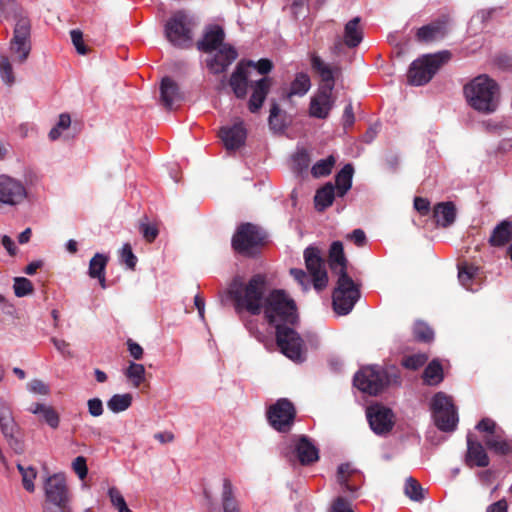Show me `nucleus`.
I'll use <instances>...</instances> for the list:
<instances>
[{"instance_id":"nucleus-1","label":"nucleus","mask_w":512,"mask_h":512,"mask_svg":"<svg viewBox=\"0 0 512 512\" xmlns=\"http://www.w3.org/2000/svg\"><path fill=\"white\" fill-rule=\"evenodd\" d=\"M228 295L238 313L247 311L259 315L263 312L268 323L276 329L277 345L281 352L295 362L304 361V342L290 327L298 320L296 305L283 290L269 291L266 276L256 274L247 283L240 278L233 279Z\"/></svg>"},{"instance_id":"nucleus-2","label":"nucleus","mask_w":512,"mask_h":512,"mask_svg":"<svg viewBox=\"0 0 512 512\" xmlns=\"http://www.w3.org/2000/svg\"><path fill=\"white\" fill-rule=\"evenodd\" d=\"M8 51L10 57L0 56V78L4 84L12 86L15 83L13 63L19 66L25 64L32 51L31 23L28 18L21 17L16 21Z\"/></svg>"},{"instance_id":"nucleus-3","label":"nucleus","mask_w":512,"mask_h":512,"mask_svg":"<svg viewBox=\"0 0 512 512\" xmlns=\"http://www.w3.org/2000/svg\"><path fill=\"white\" fill-rule=\"evenodd\" d=\"M310 60L312 69L320 76L323 84L318 92L311 97L309 116L317 119H326L335 105L332 91L339 68L325 63L316 54H312Z\"/></svg>"},{"instance_id":"nucleus-4","label":"nucleus","mask_w":512,"mask_h":512,"mask_svg":"<svg viewBox=\"0 0 512 512\" xmlns=\"http://www.w3.org/2000/svg\"><path fill=\"white\" fill-rule=\"evenodd\" d=\"M467 103L475 111L483 114L494 113L499 105V87L487 75H479L464 86Z\"/></svg>"},{"instance_id":"nucleus-5","label":"nucleus","mask_w":512,"mask_h":512,"mask_svg":"<svg viewBox=\"0 0 512 512\" xmlns=\"http://www.w3.org/2000/svg\"><path fill=\"white\" fill-rule=\"evenodd\" d=\"M337 483L340 486V492L347 495L348 498L343 495L338 496L334 500L330 512H354L350 500L359 496L358 492L363 484V476L350 464H341L337 470Z\"/></svg>"},{"instance_id":"nucleus-6","label":"nucleus","mask_w":512,"mask_h":512,"mask_svg":"<svg viewBox=\"0 0 512 512\" xmlns=\"http://www.w3.org/2000/svg\"><path fill=\"white\" fill-rule=\"evenodd\" d=\"M399 383L400 376L396 372L389 373L378 365L364 367L354 376V386L369 395H377L386 386Z\"/></svg>"},{"instance_id":"nucleus-7","label":"nucleus","mask_w":512,"mask_h":512,"mask_svg":"<svg viewBox=\"0 0 512 512\" xmlns=\"http://www.w3.org/2000/svg\"><path fill=\"white\" fill-rule=\"evenodd\" d=\"M450 58L448 51L435 54H427L414 60L408 70V82L414 86H422L428 83L440 67Z\"/></svg>"},{"instance_id":"nucleus-8","label":"nucleus","mask_w":512,"mask_h":512,"mask_svg":"<svg viewBox=\"0 0 512 512\" xmlns=\"http://www.w3.org/2000/svg\"><path fill=\"white\" fill-rule=\"evenodd\" d=\"M193 22L186 12H175L165 24L164 32L167 40L175 47L188 48L192 46Z\"/></svg>"},{"instance_id":"nucleus-9","label":"nucleus","mask_w":512,"mask_h":512,"mask_svg":"<svg viewBox=\"0 0 512 512\" xmlns=\"http://www.w3.org/2000/svg\"><path fill=\"white\" fill-rule=\"evenodd\" d=\"M359 298V287L352 278L348 274L339 275L337 286L332 295V304L335 313L341 316L349 314Z\"/></svg>"},{"instance_id":"nucleus-10","label":"nucleus","mask_w":512,"mask_h":512,"mask_svg":"<svg viewBox=\"0 0 512 512\" xmlns=\"http://www.w3.org/2000/svg\"><path fill=\"white\" fill-rule=\"evenodd\" d=\"M431 412L436 427L443 432H453L458 424V414L452 398L443 392L431 400Z\"/></svg>"},{"instance_id":"nucleus-11","label":"nucleus","mask_w":512,"mask_h":512,"mask_svg":"<svg viewBox=\"0 0 512 512\" xmlns=\"http://www.w3.org/2000/svg\"><path fill=\"white\" fill-rule=\"evenodd\" d=\"M264 238L265 234L259 227L245 223L240 225L234 234L232 246L237 252L250 255L263 243Z\"/></svg>"},{"instance_id":"nucleus-12","label":"nucleus","mask_w":512,"mask_h":512,"mask_svg":"<svg viewBox=\"0 0 512 512\" xmlns=\"http://www.w3.org/2000/svg\"><path fill=\"white\" fill-rule=\"evenodd\" d=\"M476 429L485 433L483 440L490 450L503 455L511 451V445L506 440L504 431L494 420L483 418L476 425Z\"/></svg>"},{"instance_id":"nucleus-13","label":"nucleus","mask_w":512,"mask_h":512,"mask_svg":"<svg viewBox=\"0 0 512 512\" xmlns=\"http://www.w3.org/2000/svg\"><path fill=\"white\" fill-rule=\"evenodd\" d=\"M28 190L25 184L8 175H0V204L16 207L26 201Z\"/></svg>"},{"instance_id":"nucleus-14","label":"nucleus","mask_w":512,"mask_h":512,"mask_svg":"<svg viewBox=\"0 0 512 512\" xmlns=\"http://www.w3.org/2000/svg\"><path fill=\"white\" fill-rule=\"evenodd\" d=\"M304 260L314 288L318 291L324 289L328 284V274L319 249L315 247L306 248Z\"/></svg>"},{"instance_id":"nucleus-15","label":"nucleus","mask_w":512,"mask_h":512,"mask_svg":"<svg viewBox=\"0 0 512 512\" xmlns=\"http://www.w3.org/2000/svg\"><path fill=\"white\" fill-rule=\"evenodd\" d=\"M289 461L298 460L302 465H309L319 458V452L316 446L306 436H294L290 451L284 452Z\"/></svg>"},{"instance_id":"nucleus-16","label":"nucleus","mask_w":512,"mask_h":512,"mask_svg":"<svg viewBox=\"0 0 512 512\" xmlns=\"http://www.w3.org/2000/svg\"><path fill=\"white\" fill-rule=\"evenodd\" d=\"M0 430L16 452L23 451L18 424L14 420L10 406L3 400H0Z\"/></svg>"},{"instance_id":"nucleus-17","label":"nucleus","mask_w":512,"mask_h":512,"mask_svg":"<svg viewBox=\"0 0 512 512\" xmlns=\"http://www.w3.org/2000/svg\"><path fill=\"white\" fill-rule=\"evenodd\" d=\"M270 425L278 431H287L291 427L295 409L287 399H280L267 412Z\"/></svg>"},{"instance_id":"nucleus-18","label":"nucleus","mask_w":512,"mask_h":512,"mask_svg":"<svg viewBox=\"0 0 512 512\" xmlns=\"http://www.w3.org/2000/svg\"><path fill=\"white\" fill-rule=\"evenodd\" d=\"M46 500L58 508H66L69 501V493L63 474H54L47 477L44 483Z\"/></svg>"},{"instance_id":"nucleus-19","label":"nucleus","mask_w":512,"mask_h":512,"mask_svg":"<svg viewBox=\"0 0 512 512\" xmlns=\"http://www.w3.org/2000/svg\"><path fill=\"white\" fill-rule=\"evenodd\" d=\"M366 416L371 429L378 435L388 433L394 425L392 410L381 405L368 407Z\"/></svg>"},{"instance_id":"nucleus-20","label":"nucleus","mask_w":512,"mask_h":512,"mask_svg":"<svg viewBox=\"0 0 512 512\" xmlns=\"http://www.w3.org/2000/svg\"><path fill=\"white\" fill-rule=\"evenodd\" d=\"M219 136L227 150H236L244 145L247 132L243 122L239 121L232 126L222 127Z\"/></svg>"},{"instance_id":"nucleus-21","label":"nucleus","mask_w":512,"mask_h":512,"mask_svg":"<svg viewBox=\"0 0 512 512\" xmlns=\"http://www.w3.org/2000/svg\"><path fill=\"white\" fill-rule=\"evenodd\" d=\"M236 58V50L232 46L223 45L207 60V66L212 73L220 74L226 71Z\"/></svg>"},{"instance_id":"nucleus-22","label":"nucleus","mask_w":512,"mask_h":512,"mask_svg":"<svg viewBox=\"0 0 512 512\" xmlns=\"http://www.w3.org/2000/svg\"><path fill=\"white\" fill-rule=\"evenodd\" d=\"M465 463L470 468L473 467H487L490 459L479 441L472 440L471 435L467 436V452L465 456Z\"/></svg>"},{"instance_id":"nucleus-23","label":"nucleus","mask_w":512,"mask_h":512,"mask_svg":"<svg viewBox=\"0 0 512 512\" xmlns=\"http://www.w3.org/2000/svg\"><path fill=\"white\" fill-rule=\"evenodd\" d=\"M458 279L460 284L468 291L475 292L481 287L479 268L464 262L458 265Z\"/></svg>"},{"instance_id":"nucleus-24","label":"nucleus","mask_w":512,"mask_h":512,"mask_svg":"<svg viewBox=\"0 0 512 512\" xmlns=\"http://www.w3.org/2000/svg\"><path fill=\"white\" fill-rule=\"evenodd\" d=\"M271 86V80L263 77L255 81L252 85V94L248 102L250 112L256 113L263 105Z\"/></svg>"},{"instance_id":"nucleus-25","label":"nucleus","mask_w":512,"mask_h":512,"mask_svg":"<svg viewBox=\"0 0 512 512\" xmlns=\"http://www.w3.org/2000/svg\"><path fill=\"white\" fill-rule=\"evenodd\" d=\"M225 37L224 30L218 25L209 26L203 39L198 42V49L204 52H211L213 50L219 49L223 46V40Z\"/></svg>"},{"instance_id":"nucleus-26","label":"nucleus","mask_w":512,"mask_h":512,"mask_svg":"<svg viewBox=\"0 0 512 512\" xmlns=\"http://www.w3.org/2000/svg\"><path fill=\"white\" fill-rule=\"evenodd\" d=\"M229 83L237 98H245L248 87V72L243 61L238 63L230 77Z\"/></svg>"},{"instance_id":"nucleus-27","label":"nucleus","mask_w":512,"mask_h":512,"mask_svg":"<svg viewBox=\"0 0 512 512\" xmlns=\"http://www.w3.org/2000/svg\"><path fill=\"white\" fill-rule=\"evenodd\" d=\"M160 91L161 102L166 109H173L181 100L178 85L169 77L162 79Z\"/></svg>"},{"instance_id":"nucleus-28","label":"nucleus","mask_w":512,"mask_h":512,"mask_svg":"<svg viewBox=\"0 0 512 512\" xmlns=\"http://www.w3.org/2000/svg\"><path fill=\"white\" fill-rule=\"evenodd\" d=\"M446 33V22L437 20L419 28L416 35L419 41L431 42L442 39Z\"/></svg>"},{"instance_id":"nucleus-29","label":"nucleus","mask_w":512,"mask_h":512,"mask_svg":"<svg viewBox=\"0 0 512 512\" xmlns=\"http://www.w3.org/2000/svg\"><path fill=\"white\" fill-rule=\"evenodd\" d=\"M360 22V17H354L344 27L343 41L349 48L357 47L363 39V29Z\"/></svg>"},{"instance_id":"nucleus-30","label":"nucleus","mask_w":512,"mask_h":512,"mask_svg":"<svg viewBox=\"0 0 512 512\" xmlns=\"http://www.w3.org/2000/svg\"><path fill=\"white\" fill-rule=\"evenodd\" d=\"M347 260L344 255L343 244L340 241H334L329 250V265L331 270L338 274H347Z\"/></svg>"},{"instance_id":"nucleus-31","label":"nucleus","mask_w":512,"mask_h":512,"mask_svg":"<svg viewBox=\"0 0 512 512\" xmlns=\"http://www.w3.org/2000/svg\"><path fill=\"white\" fill-rule=\"evenodd\" d=\"M433 217L437 225L448 227L456 218V208L452 202L438 203L433 209Z\"/></svg>"},{"instance_id":"nucleus-32","label":"nucleus","mask_w":512,"mask_h":512,"mask_svg":"<svg viewBox=\"0 0 512 512\" xmlns=\"http://www.w3.org/2000/svg\"><path fill=\"white\" fill-rule=\"evenodd\" d=\"M512 240V221H501L492 231L489 244L494 247H502Z\"/></svg>"},{"instance_id":"nucleus-33","label":"nucleus","mask_w":512,"mask_h":512,"mask_svg":"<svg viewBox=\"0 0 512 512\" xmlns=\"http://www.w3.org/2000/svg\"><path fill=\"white\" fill-rule=\"evenodd\" d=\"M311 87V81L308 74L299 72L291 82L290 88L283 92V97L290 99L293 96H304Z\"/></svg>"},{"instance_id":"nucleus-34","label":"nucleus","mask_w":512,"mask_h":512,"mask_svg":"<svg viewBox=\"0 0 512 512\" xmlns=\"http://www.w3.org/2000/svg\"><path fill=\"white\" fill-rule=\"evenodd\" d=\"M354 174V168L351 164H346L336 175L335 190L339 197H343L352 186V178Z\"/></svg>"},{"instance_id":"nucleus-35","label":"nucleus","mask_w":512,"mask_h":512,"mask_svg":"<svg viewBox=\"0 0 512 512\" xmlns=\"http://www.w3.org/2000/svg\"><path fill=\"white\" fill-rule=\"evenodd\" d=\"M335 194H337V191L335 190L334 185L332 183L325 184L323 187L318 189L315 194V208L318 211H324L333 203Z\"/></svg>"},{"instance_id":"nucleus-36","label":"nucleus","mask_w":512,"mask_h":512,"mask_svg":"<svg viewBox=\"0 0 512 512\" xmlns=\"http://www.w3.org/2000/svg\"><path fill=\"white\" fill-rule=\"evenodd\" d=\"M424 382L428 385H436L443 379V369L439 361L433 360L425 368L423 373Z\"/></svg>"},{"instance_id":"nucleus-37","label":"nucleus","mask_w":512,"mask_h":512,"mask_svg":"<svg viewBox=\"0 0 512 512\" xmlns=\"http://www.w3.org/2000/svg\"><path fill=\"white\" fill-rule=\"evenodd\" d=\"M132 403V396L129 393L115 394L107 402V407L114 413L127 410Z\"/></svg>"},{"instance_id":"nucleus-38","label":"nucleus","mask_w":512,"mask_h":512,"mask_svg":"<svg viewBox=\"0 0 512 512\" xmlns=\"http://www.w3.org/2000/svg\"><path fill=\"white\" fill-rule=\"evenodd\" d=\"M145 373V367L142 364L130 362L124 374L132 382L134 387H139L145 380Z\"/></svg>"},{"instance_id":"nucleus-39","label":"nucleus","mask_w":512,"mask_h":512,"mask_svg":"<svg viewBox=\"0 0 512 512\" xmlns=\"http://www.w3.org/2000/svg\"><path fill=\"white\" fill-rule=\"evenodd\" d=\"M334 156L330 155L325 159L317 161L311 168V174L315 178L327 176L331 173L333 166L335 165Z\"/></svg>"},{"instance_id":"nucleus-40","label":"nucleus","mask_w":512,"mask_h":512,"mask_svg":"<svg viewBox=\"0 0 512 512\" xmlns=\"http://www.w3.org/2000/svg\"><path fill=\"white\" fill-rule=\"evenodd\" d=\"M108 257L101 253H96L89 262L88 275L91 278L101 276L105 273Z\"/></svg>"},{"instance_id":"nucleus-41","label":"nucleus","mask_w":512,"mask_h":512,"mask_svg":"<svg viewBox=\"0 0 512 512\" xmlns=\"http://www.w3.org/2000/svg\"><path fill=\"white\" fill-rule=\"evenodd\" d=\"M405 495L413 501H421L424 498V490L420 483L412 477L405 481Z\"/></svg>"},{"instance_id":"nucleus-42","label":"nucleus","mask_w":512,"mask_h":512,"mask_svg":"<svg viewBox=\"0 0 512 512\" xmlns=\"http://www.w3.org/2000/svg\"><path fill=\"white\" fill-rule=\"evenodd\" d=\"M280 108L277 103H273L270 109V115L268 118L269 127L275 133H281L284 131L286 124L284 119L280 115Z\"/></svg>"},{"instance_id":"nucleus-43","label":"nucleus","mask_w":512,"mask_h":512,"mask_svg":"<svg viewBox=\"0 0 512 512\" xmlns=\"http://www.w3.org/2000/svg\"><path fill=\"white\" fill-rule=\"evenodd\" d=\"M107 494L110 499L111 505L118 512H132V510L128 507L122 493L116 487H110L108 489Z\"/></svg>"},{"instance_id":"nucleus-44","label":"nucleus","mask_w":512,"mask_h":512,"mask_svg":"<svg viewBox=\"0 0 512 512\" xmlns=\"http://www.w3.org/2000/svg\"><path fill=\"white\" fill-rule=\"evenodd\" d=\"M17 468L22 476L23 487L28 492H34V490H35L34 480L37 475L36 470L31 466L26 467V466H23L22 464H18Z\"/></svg>"},{"instance_id":"nucleus-45","label":"nucleus","mask_w":512,"mask_h":512,"mask_svg":"<svg viewBox=\"0 0 512 512\" xmlns=\"http://www.w3.org/2000/svg\"><path fill=\"white\" fill-rule=\"evenodd\" d=\"M71 125L70 115L67 113H62L59 116V119L55 126L49 132V139L51 141H55L60 138L62 132L67 130Z\"/></svg>"},{"instance_id":"nucleus-46","label":"nucleus","mask_w":512,"mask_h":512,"mask_svg":"<svg viewBox=\"0 0 512 512\" xmlns=\"http://www.w3.org/2000/svg\"><path fill=\"white\" fill-rule=\"evenodd\" d=\"M39 418L50 428L57 429L60 424V417L57 411L50 405H46L40 413Z\"/></svg>"},{"instance_id":"nucleus-47","label":"nucleus","mask_w":512,"mask_h":512,"mask_svg":"<svg viewBox=\"0 0 512 512\" xmlns=\"http://www.w3.org/2000/svg\"><path fill=\"white\" fill-rule=\"evenodd\" d=\"M13 289L17 297H24L33 292V284L25 277H16L14 279Z\"/></svg>"},{"instance_id":"nucleus-48","label":"nucleus","mask_w":512,"mask_h":512,"mask_svg":"<svg viewBox=\"0 0 512 512\" xmlns=\"http://www.w3.org/2000/svg\"><path fill=\"white\" fill-rule=\"evenodd\" d=\"M310 164V157L306 150H298L292 157L293 168L298 172L302 173L307 170Z\"/></svg>"},{"instance_id":"nucleus-49","label":"nucleus","mask_w":512,"mask_h":512,"mask_svg":"<svg viewBox=\"0 0 512 512\" xmlns=\"http://www.w3.org/2000/svg\"><path fill=\"white\" fill-rule=\"evenodd\" d=\"M414 336L423 342H428L433 339V330L424 322L417 321L413 328Z\"/></svg>"},{"instance_id":"nucleus-50","label":"nucleus","mask_w":512,"mask_h":512,"mask_svg":"<svg viewBox=\"0 0 512 512\" xmlns=\"http://www.w3.org/2000/svg\"><path fill=\"white\" fill-rule=\"evenodd\" d=\"M427 360L428 357L425 354L419 353L404 358L402 364L405 368L416 370L423 366Z\"/></svg>"},{"instance_id":"nucleus-51","label":"nucleus","mask_w":512,"mask_h":512,"mask_svg":"<svg viewBox=\"0 0 512 512\" xmlns=\"http://www.w3.org/2000/svg\"><path fill=\"white\" fill-rule=\"evenodd\" d=\"M228 504H238L235 495H234V487L231 481L227 478L223 480V490H222V505Z\"/></svg>"},{"instance_id":"nucleus-52","label":"nucleus","mask_w":512,"mask_h":512,"mask_svg":"<svg viewBox=\"0 0 512 512\" xmlns=\"http://www.w3.org/2000/svg\"><path fill=\"white\" fill-rule=\"evenodd\" d=\"M244 64H245L246 69L254 68L259 72V74H262V75L268 74L273 67L272 62L269 59H265V58L260 59L257 62L249 60L247 62H244Z\"/></svg>"},{"instance_id":"nucleus-53","label":"nucleus","mask_w":512,"mask_h":512,"mask_svg":"<svg viewBox=\"0 0 512 512\" xmlns=\"http://www.w3.org/2000/svg\"><path fill=\"white\" fill-rule=\"evenodd\" d=\"M27 390L33 394L44 396L50 393L49 386L39 379H33L30 382H28Z\"/></svg>"},{"instance_id":"nucleus-54","label":"nucleus","mask_w":512,"mask_h":512,"mask_svg":"<svg viewBox=\"0 0 512 512\" xmlns=\"http://www.w3.org/2000/svg\"><path fill=\"white\" fill-rule=\"evenodd\" d=\"M121 260L127 265L128 268L134 269L137 258L134 255L132 248L129 244H124L121 249Z\"/></svg>"},{"instance_id":"nucleus-55","label":"nucleus","mask_w":512,"mask_h":512,"mask_svg":"<svg viewBox=\"0 0 512 512\" xmlns=\"http://www.w3.org/2000/svg\"><path fill=\"white\" fill-rule=\"evenodd\" d=\"M70 36L76 51L81 55H85L87 53V48L83 42L82 32L78 29H73L70 31Z\"/></svg>"},{"instance_id":"nucleus-56","label":"nucleus","mask_w":512,"mask_h":512,"mask_svg":"<svg viewBox=\"0 0 512 512\" xmlns=\"http://www.w3.org/2000/svg\"><path fill=\"white\" fill-rule=\"evenodd\" d=\"M72 468L81 480L86 478L87 473H88V468H87L85 457H83V456L76 457L72 462Z\"/></svg>"},{"instance_id":"nucleus-57","label":"nucleus","mask_w":512,"mask_h":512,"mask_svg":"<svg viewBox=\"0 0 512 512\" xmlns=\"http://www.w3.org/2000/svg\"><path fill=\"white\" fill-rule=\"evenodd\" d=\"M290 274L293 278L301 285L303 290H308L310 287L309 276L302 269L293 268L290 270Z\"/></svg>"},{"instance_id":"nucleus-58","label":"nucleus","mask_w":512,"mask_h":512,"mask_svg":"<svg viewBox=\"0 0 512 512\" xmlns=\"http://www.w3.org/2000/svg\"><path fill=\"white\" fill-rule=\"evenodd\" d=\"M51 342L53 343L56 350L64 357H72V351L70 349V344L63 339H58L56 337L51 338Z\"/></svg>"},{"instance_id":"nucleus-59","label":"nucleus","mask_w":512,"mask_h":512,"mask_svg":"<svg viewBox=\"0 0 512 512\" xmlns=\"http://www.w3.org/2000/svg\"><path fill=\"white\" fill-rule=\"evenodd\" d=\"M88 412L93 417H99L103 414V403L99 398H91L87 401Z\"/></svg>"},{"instance_id":"nucleus-60","label":"nucleus","mask_w":512,"mask_h":512,"mask_svg":"<svg viewBox=\"0 0 512 512\" xmlns=\"http://www.w3.org/2000/svg\"><path fill=\"white\" fill-rule=\"evenodd\" d=\"M140 232L142 233L145 240L153 242L158 236V229L154 225L140 223Z\"/></svg>"},{"instance_id":"nucleus-61","label":"nucleus","mask_w":512,"mask_h":512,"mask_svg":"<svg viewBox=\"0 0 512 512\" xmlns=\"http://www.w3.org/2000/svg\"><path fill=\"white\" fill-rule=\"evenodd\" d=\"M355 122V116L353 112V107L351 103H348L343 111L342 115V125L344 129L350 128L353 126Z\"/></svg>"},{"instance_id":"nucleus-62","label":"nucleus","mask_w":512,"mask_h":512,"mask_svg":"<svg viewBox=\"0 0 512 512\" xmlns=\"http://www.w3.org/2000/svg\"><path fill=\"white\" fill-rule=\"evenodd\" d=\"M126 344L131 357H133L135 360L142 359L144 351L138 343L134 342L132 339H128Z\"/></svg>"},{"instance_id":"nucleus-63","label":"nucleus","mask_w":512,"mask_h":512,"mask_svg":"<svg viewBox=\"0 0 512 512\" xmlns=\"http://www.w3.org/2000/svg\"><path fill=\"white\" fill-rule=\"evenodd\" d=\"M486 512H508V505L505 499H501L495 503L490 504L486 508Z\"/></svg>"},{"instance_id":"nucleus-64","label":"nucleus","mask_w":512,"mask_h":512,"mask_svg":"<svg viewBox=\"0 0 512 512\" xmlns=\"http://www.w3.org/2000/svg\"><path fill=\"white\" fill-rule=\"evenodd\" d=\"M357 246H363L366 241V235L363 230L355 229L348 236Z\"/></svg>"}]
</instances>
